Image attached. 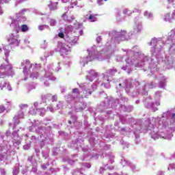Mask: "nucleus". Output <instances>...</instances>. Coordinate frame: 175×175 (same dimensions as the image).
<instances>
[{
  "label": "nucleus",
  "instance_id": "nucleus-37",
  "mask_svg": "<svg viewBox=\"0 0 175 175\" xmlns=\"http://www.w3.org/2000/svg\"><path fill=\"white\" fill-rule=\"evenodd\" d=\"M83 165L88 169H90V167H91V164H90L89 163H83Z\"/></svg>",
  "mask_w": 175,
  "mask_h": 175
},
{
  "label": "nucleus",
  "instance_id": "nucleus-47",
  "mask_svg": "<svg viewBox=\"0 0 175 175\" xmlns=\"http://www.w3.org/2000/svg\"><path fill=\"white\" fill-rule=\"evenodd\" d=\"M157 175H165V173H163V172H162V171H159V172L157 173Z\"/></svg>",
  "mask_w": 175,
  "mask_h": 175
},
{
  "label": "nucleus",
  "instance_id": "nucleus-40",
  "mask_svg": "<svg viewBox=\"0 0 175 175\" xmlns=\"http://www.w3.org/2000/svg\"><path fill=\"white\" fill-rule=\"evenodd\" d=\"M42 157H44L45 159H47V158H49V153L44 154V152H42Z\"/></svg>",
  "mask_w": 175,
  "mask_h": 175
},
{
  "label": "nucleus",
  "instance_id": "nucleus-4",
  "mask_svg": "<svg viewBox=\"0 0 175 175\" xmlns=\"http://www.w3.org/2000/svg\"><path fill=\"white\" fill-rule=\"evenodd\" d=\"M18 35L11 33L8 38V42L11 47H18L20 41L18 40Z\"/></svg>",
  "mask_w": 175,
  "mask_h": 175
},
{
  "label": "nucleus",
  "instance_id": "nucleus-51",
  "mask_svg": "<svg viewBox=\"0 0 175 175\" xmlns=\"http://www.w3.org/2000/svg\"><path fill=\"white\" fill-rule=\"evenodd\" d=\"M107 169H109V170H113V169H114V167H113V166L107 167Z\"/></svg>",
  "mask_w": 175,
  "mask_h": 175
},
{
  "label": "nucleus",
  "instance_id": "nucleus-41",
  "mask_svg": "<svg viewBox=\"0 0 175 175\" xmlns=\"http://www.w3.org/2000/svg\"><path fill=\"white\" fill-rule=\"evenodd\" d=\"M152 152H154V150L152 149H150L148 151V155H152Z\"/></svg>",
  "mask_w": 175,
  "mask_h": 175
},
{
  "label": "nucleus",
  "instance_id": "nucleus-7",
  "mask_svg": "<svg viewBox=\"0 0 175 175\" xmlns=\"http://www.w3.org/2000/svg\"><path fill=\"white\" fill-rule=\"evenodd\" d=\"M20 118H24V112L23 110L19 111L14 117V126L13 130L16 129V126L20 124Z\"/></svg>",
  "mask_w": 175,
  "mask_h": 175
},
{
  "label": "nucleus",
  "instance_id": "nucleus-42",
  "mask_svg": "<svg viewBox=\"0 0 175 175\" xmlns=\"http://www.w3.org/2000/svg\"><path fill=\"white\" fill-rule=\"evenodd\" d=\"M33 106H34V107L36 108V107H38V106H39V103H38V102H35L34 103H33Z\"/></svg>",
  "mask_w": 175,
  "mask_h": 175
},
{
  "label": "nucleus",
  "instance_id": "nucleus-31",
  "mask_svg": "<svg viewBox=\"0 0 175 175\" xmlns=\"http://www.w3.org/2000/svg\"><path fill=\"white\" fill-rule=\"evenodd\" d=\"M57 99H58V96L57 95L51 96V100L52 102H57Z\"/></svg>",
  "mask_w": 175,
  "mask_h": 175
},
{
  "label": "nucleus",
  "instance_id": "nucleus-27",
  "mask_svg": "<svg viewBox=\"0 0 175 175\" xmlns=\"http://www.w3.org/2000/svg\"><path fill=\"white\" fill-rule=\"evenodd\" d=\"M70 49V46L66 48V46H62L61 50L63 53H69V50Z\"/></svg>",
  "mask_w": 175,
  "mask_h": 175
},
{
  "label": "nucleus",
  "instance_id": "nucleus-52",
  "mask_svg": "<svg viewBox=\"0 0 175 175\" xmlns=\"http://www.w3.org/2000/svg\"><path fill=\"white\" fill-rule=\"evenodd\" d=\"M37 170H36V167H33L31 169V172H33L34 173L36 172Z\"/></svg>",
  "mask_w": 175,
  "mask_h": 175
},
{
  "label": "nucleus",
  "instance_id": "nucleus-15",
  "mask_svg": "<svg viewBox=\"0 0 175 175\" xmlns=\"http://www.w3.org/2000/svg\"><path fill=\"white\" fill-rule=\"evenodd\" d=\"M66 43H69L70 44H71V46H73L74 44H76V43H77V38L75 36H68L66 38Z\"/></svg>",
  "mask_w": 175,
  "mask_h": 175
},
{
  "label": "nucleus",
  "instance_id": "nucleus-50",
  "mask_svg": "<svg viewBox=\"0 0 175 175\" xmlns=\"http://www.w3.org/2000/svg\"><path fill=\"white\" fill-rule=\"evenodd\" d=\"M110 147H111V146H110V145H106V146H105V150H107V148H110Z\"/></svg>",
  "mask_w": 175,
  "mask_h": 175
},
{
  "label": "nucleus",
  "instance_id": "nucleus-54",
  "mask_svg": "<svg viewBox=\"0 0 175 175\" xmlns=\"http://www.w3.org/2000/svg\"><path fill=\"white\" fill-rule=\"evenodd\" d=\"M124 14H126L128 13V10H124L123 11Z\"/></svg>",
  "mask_w": 175,
  "mask_h": 175
},
{
  "label": "nucleus",
  "instance_id": "nucleus-21",
  "mask_svg": "<svg viewBox=\"0 0 175 175\" xmlns=\"http://www.w3.org/2000/svg\"><path fill=\"white\" fill-rule=\"evenodd\" d=\"M20 173V168L18 166H16L13 168L12 174L13 175H17Z\"/></svg>",
  "mask_w": 175,
  "mask_h": 175
},
{
  "label": "nucleus",
  "instance_id": "nucleus-30",
  "mask_svg": "<svg viewBox=\"0 0 175 175\" xmlns=\"http://www.w3.org/2000/svg\"><path fill=\"white\" fill-rule=\"evenodd\" d=\"M1 87H3V88H9V87H10L9 83H6V82L3 81V82L1 83Z\"/></svg>",
  "mask_w": 175,
  "mask_h": 175
},
{
  "label": "nucleus",
  "instance_id": "nucleus-48",
  "mask_svg": "<svg viewBox=\"0 0 175 175\" xmlns=\"http://www.w3.org/2000/svg\"><path fill=\"white\" fill-rule=\"evenodd\" d=\"M105 170V168L103 167H100L99 170L100 173L102 174V173H103V171Z\"/></svg>",
  "mask_w": 175,
  "mask_h": 175
},
{
  "label": "nucleus",
  "instance_id": "nucleus-17",
  "mask_svg": "<svg viewBox=\"0 0 175 175\" xmlns=\"http://www.w3.org/2000/svg\"><path fill=\"white\" fill-rule=\"evenodd\" d=\"M48 6L51 10H56V9H58V2L51 1H49Z\"/></svg>",
  "mask_w": 175,
  "mask_h": 175
},
{
  "label": "nucleus",
  "instance_id": "nucleus-11",
  "mask_svg": "<svg viewBox=\"0 0 175 175\" xmlns=\"http://www.w3.org/2000/svg\"><path fill=\"white\" fill-rule=\"evenodd\" d=\"M108 161V163H103V165L107 167V165L111 164L114 162V156L113 154H107L105 159H104V162Z\"/></svg>",
  "mask_w": 175,
  "mask_h": 175
},
{
  "label": "nucleus",
  "instance_id": "nucleus-39",
  "mask_svg": "<svg viewBox=\"0 0 175 175\" xmlns=\"http://www.w3.org/2000/svg\"><path fill=\"white\" fill-rule=\"evenodd\" d=\"M58 36L59 38H61V39H64V38H65V34H64V33H59Z\"/></svg>",
  "mask_w": 175,
  "mask_h": 175
},
{
  "label": "nucleus",
  "instance_id": "nucleus-46",
  "mask_svg": "<svg viewBox=\"0 0 175 175\" xmlns=\"http://www.w3.org/2000/svg\"><path fill=\"white\" fill-rule=\"evenodd\" d=\"M1 174H5V169H1L0 170Z\"/></svg>",
  "mask_w": 175,
  "mask_h": 175
},
{
  "label": "nucleus",
  "instance_id": "nucleus-58",
  "mask_svg": "<svg viewBox=\"0 0 175 175\" xmlns=\"http://www.w3.org/2000/svg\"><path fill=\"white\" fill-rule=\"evenodd\" d=\"M35 151L37 154H39V152H40V151L38 149H35Z\"/></svg>",
  "mask_w": 175,
  "mask_h": 175
},
{
  "label": "nucleus",
  "instance_id": "nucleus-22",
  "mask_svg": "<svg viewBox=\"0 0 175 175\" xmlns=\"http://www.w3.org/2000/svg\"><path fill=\"white\" fill-rule=\"evenodd\" d=\"M96 16H98V14L90 15L88 17V20H90L92 23H95V21H96Z\"/></svg>",
  "mask_w": 175,
  "mask_h": 175
},
{
  "label": "nucleus",
  "instance_id": "nucleus-55",
  "mask_svg": "<svg viewBox=\"0 0 175 175\" xmlns=\"http://www.w3.org/2000/svg\"><path fill=\"white\" fill-rule=\"evenodd\" d=\"M120 123H118V122H116L115 123H114V126H118V124H119Z\"/></svg>",
  "mask_w": 175,
  "mask_h": 175
},
{
  "label": "nucleus",
  "instance_id": "nucleus-23",
  "mask_svg": "<svg viewBox=\"0 0 175 175\" xmlns=\"http://www.w3.org/2000/svg\"><path fill=\"white\" fill-rule=\"evenodd\" d=\"M164 20L165 21H170L171 20H173L172 17L170 18V13H167L164 16Z\"/></svg>",
  "mask_w": 175,
  "mask_h": 175
},
{
  "label": "nucleus",
  "instance_id": "nucleus-38",
  "mask_svg": "<svg viewBox=\"0 0 175 175\" xmlns=\"http://www.w3.org/2000/svg\"><path fill=\"white\" fill-rule=\"evenodd\" d=\"M44 28H46V25H39L38 26L39 31H43V30H44Z\"/></svg>",
  "mask_w": 175,
  "mask_h": 175
},
{
  "label": "nucleus",
  "instance_id": "nucleus-1",
  "mask_svg": "<svg viewBox=\"0 0 175 175\" xmlns=\"http://www.w3.org/2000/svg\"><path fill=\"white\" fill-rule=\"evenodd\" d=\"M134 133L135 139H139L140 136L136 135L140 132L150 133L152 139L157 140L159 137L170 140L172 137V131L175 127V108L170 111H167L162 114L161 118H151L146 120L142 126L134 124Z\"/></svg>",
  "mask_w": 175,
  "mask_h": 175
},
{
  "label": "nucleus",
  "instance_id": "nucleus-44",
  "mask_svg": "<svg viewBox=\"0 0 175 175\" xmlns=\"http://www.w3.org/2000/svg\"><path fill=\"white\" fill-rule=\"evenodd\" d=\"M32 159H33V157H29L27 159V161H29V162H31V163H32Z\"/></svg>",
  "mask_w": 175,
  "mask_h": 175
},
{
  "label": "nucleus",
  "instance_id": "nucleus-49",
  "mask_svg": "<svg viewBox=\"0 0 175 175\" xmlns=\"http://www.w3.org/2000/svg\"><path fill=\"white\" fill-rule=\"evenodd\" d=\"M47 110H49V111H51V112L54 111V109H53L52 107H48Z\"/></svg>",
  "mask_w": 175,
  "mask_h": 175
},
{
  "label": "nucleus",
  "instance_id": "nucleus-5",
  "mask_svg": "<svg viewBox=\"0 0 175 175\" xmlns=\"http://www.w3.org/2000/svg\"><path fill=\"white\" fill-rule=\"evenodd\" d=\"M126 102H128V98L125 97H121L120 99H116L115 101H113V99H111L109 100V105H111V106H109L108 107H116V105H118L119 107L120 105L125 106Z\"/></svg>",
  "mask_w": 175,
  "mask_h": 175
},
{
  "label": "nucleus",
  "instance_id": "nucleus-61",
  "mask_svg": "<svg viewBox=\"0 0 175 175\" xmlns=\"http://www.w3.org/2000/svg\"><path fill=\"white\" fill-rule=\"evenodd\" d=\"M62 2H64V3H66V2H68V1H69V0H62Z\"/></svg>",
  "mask_w": 175,
  "mask_h": 175
},
{
  "label": "nucleus",
  "instance_id": "nucleus-26",
  "mask_svg": "<svg viewBox=\"0 0 175 175\" xmlns=\"http://www.w3.org/2000/svg\"><path fill=\"white\" fill-rule=\"evenodd\" d=\"M19 107L21 110H25V109H28L27 104H21L19 105Z\"/></svg>",
  "mask_w": 175,
  "mask_h": 175
},
{
  "label": "nucleus",
  "instance_id": "nucleus-32",
  "mask_svg": "<svg viewBox=\"0 0 175 175\" xmlns=\"http://www.w3.org/2000/svg\"><path fill=\"white\" fill-rule=\"evenodd\" d=\"M47 166H50V163H46V164H42L41 167L43 169V170H46L47 169Z\"/></svg>",
  "mask_w": 175,
  "mask_h": 175
},
{
  "label": "nucleus",
  "instance_id": "nucleus-59",
  "mask_svg": "<svg viewBox=\"0 0 175 175\" xmlns=\"http://www.w3.org/2000/svg\"><path fill=\"white\" fill-rule=\"evenodd\" d=\"M135 103H136V105H139V103H140V100H137L135 101Z\"/></svg>",
  "mask_w": 175,
  "mask_h": 175
},
{
  "label": "nucleus",
  "instance_id": "nucleus-57",
  "mask_svg": "<svg viewBox=\"0 0 175 175\" xmlns=\"http://www.w3.org/2000/svg\"><path fill=\"white\" fill-rule=\"evenodd\" d=\"M5 57H8L9 56V52H5Z\"/></svg>",
  "mask_w": 175,
  "mask_h": 175
},
{
  "label": "nucleus",
  "instance_id": "nucleus-64",
  "mask_svg": "<svg viewBox=\"0 0 175 175\" xmlns=\"http://www.w3.org/2000/svg\"><path fill=\"white\" fill-rule=\"evenodd\" d=\"M2 54V48L0 47V55Z\"/></svg>",
  "mask_w": 175,
  "mask_h": 175
},
{
  "label": "nucleus",
  "instance_id": "nucleus-60",
  "mask_svg": "<svg viewBox=\"0 0 175 175\" xmlns=\"http://www.w3.org/2000/svg\"><path fill=\"white\" fill-rule=\"evenodd\" d=\"M82 150L84 152H85V151H88V150L87 148H83Z\"/></svg>",
  "mask_w": 175,
  "mask_h": 175
},
{
  "label": "nucleus",
  "instance_id": "nucleus-20",
  "mask_svg": "<svg viewBox=\"0 0 175 175\" xmlns=\"http://www.w3.org/2000/svg\"><path fill=\"white\" fill-rule=\"evenodd\" d=\"M21 32H28L29 31V27L27 25H22L21 26Z\"/></svg>",
  "mask_w": 175,
  "mask_h": 175
},
{
  "label": "nucleus",
  "instance_id": "nucleus-8",
  "mask_svg": "<svg viewBox=\"0 0 175 175\" xmlns=\"http://www.w3.org/2000/svg\"><path fill=\"white\" fill-rule=\"evenodd\" d=\"M152 100V98H151V97H147L146 99H145V107L147 108V109H152V110L153 111H157V110H158V108L154 107V103L153 102H151V100Z\"/></svg>",
  "mask_w": 175,
  "mask_h": 175
},
{
  "label": "nucleus",
  "instance_id": "nucleus-16",
  "mask_svg": "<svg viewBox=\"0 0 175 175\" xmlns=\"http://www.w3.org/2000/svg\"><path fill=\"white\" fill-rule=\"evenodd\" d=\"M12 139L14 141V143H16V144H20L21 142L20 141V137H18V134L17 133V131H14L12 133Z\"/></svg>",
  "mask_w": 175,
  "mask_h": 175
},
{
  "label": "nucleus",
  "instance_id": "nucleus-2",
  "mask_svg": "<svg viewBox=\"0 0 175 175\" xmlns=\"http://www.w3.org/2000/svg\"><path fill=\"white\" fill-rule=\"evenodd\" d=\"M72 94V96L70 95L68 96L67 102L71 105H75L76 111H83V110H84V109H85L87 107V105L85 103L83 102V96L79 97V95H80L79 89H73Z\"/></svg>",
  "mask_w": 175,
  "mask_h": 175
},
{
  "label": "nucleus",
  "instance_id": "nucleus-28",
  "mask_svg": "<svg viewBox=\"0 0 175 175\" xmlns=\"http://www.w3.org/2000/svg\"><path fill=\"white\" fill-rule=\"evenodd\" d=\"M30 143H36L38 142V138L35 135H33L31 138Z\"/></svg>",
  "mask_w": 175,
  "mask_h": 175
},
{
  "label": "nucleus",
  "instance_id": "nucleus-45",
  "mask_svg": "<svg viewBox=\"0 0 175 175\" xmlns=\"http://www.w3.org/2000/svg\"><path fill=\"white\" fill-rule=\"evenodd\" d=\"M172 20H175V10L172 12Z\"/></svg>",
  "mask_w": 175,
  "mask_h": 175
},
{
  "label": "nucleus",
  "instance_id": "nucleus-36",
  "mask_svg": "<svg viewBox=\"0 0 175 175\" xmlns=\"http://www.w3.org/2000/svg\"><path fill=\"white\" fill-rule=\"evenodd\" d=\"M31 148V143L27 144V145L23 146L24 150H29Z\"/></svg>",
  "mask_w": 175,
  "mask_h": 175
},
{
  "label": "nucleus",
  "instance_id": "nucleus-6",
  "mask_svg": "<svg viewBox=\"0 0 175 175\" xmlns=\"http://www.w3.org/2000/svg\"><path fill=\"white\" fill-rule=\"evenodd\" d=\"M1 139L4 144L2 145V144H1L0 146V152H3V154H0V161H3L5 159V157H6V151H8V149H6V144L8 142L5 141V136L3 135L1 136Z\"/></svg>",
  "mask_w": 175,
  "mask_h": 175
},
{
  "label": "nucleus",
  "instance_id": "nucleus-53",
  "mask_svg": "<svg viewBox=\"0 0 175 175\" xmlns=\"http://www.w3.org/2000/svg\"><path fill=\"white\" fill-rule=\"evenodd\" d=\"M75 174H81V171H77L76 172H75Z\"/></svg>",
  "mask_w": 175,
  "mask_h": 175
},
{
  "label": "nucleus",
  "instance_id": "nucleus-10",
  "mask_svg": "<svg viewBox=\"0 0 175 175\" xmlns=\"http://www.w3.org/2000/svg\"><path fill=\"white\" fill-rule=\"evenodd\" d=\"M29 112L31 114H36L37 113H40V116L43 117L44 114H46V109L44 108H36V111H35V109L31 107Z\"/></svg>",
  "mask_w": 175,
  "mask_h": 175
},
{
  "label": "nucleus",
  "instance_id": "nucleus-34",
  "mask_svg": "<svg viewBox=\"0 0 175 175\" xmlns=\"http://www.w3.org/2000/svg\"><path fill=\"white\" fill-rule=\"evenodd\" d=\"M6 108L3 105H0V113H4Z\"/></svg>",
  "mask_w": 175,
  "mask_h": 175
},
{
  "label": "nucleus",
  "instance_id": "nucleus-43",
  "mask_svg": "<svg viewBox=\"0 0 175 175\" xmlns=\"http://www.w3.org/2000/svg\"><path fill=\"white\" fill-rule=\"evenodd\" d=\"M90 73L93 75V76H96V72H95V70H91Z\"/></svg>",
  "mask_w": 175,
  "mask_h": 175
},
{
  "label": "nucleus",
  "instance_id": "nucleus-12",
  "mask_svg": "<svg viewBox=\"0 0 175 175\" xmlns=\"http://www.w3.org/2000/svg\"><path fill=\"white\" fill-rule=\"evenodd\" d=\"M120 109L122 111H127L128 113H131V111H133V106L132 105H129L128 107H126L122 104H120Z\"/></svg>",
  "mask_w": 175,
  "mask_h": 175
},
{
  "label": "nucleus",
  "instance_id": "nucleus-33",
  "mask_svg": "<svg viewBox=\"0 0 175 175\" xmlns=\"http://www.w3.org/2000/svg\"><path fill=\"white\" fill-rule=\"evenodd\" d=\"M120 131H122V132H132V131H133L132 129H125V128H122L120 129Z\"/></svg>",
  "mask_w": 175,
  "mask_h": 175
},
{
  "label": "nucleus",
  "instance_id": "nucleus-19",
  "mask_svg": "<svg viewBox=\"0 0 175 175\" xmlns=\"http://www.w3.org/2000/svg\"><path fill=\"white\" fill-rule=\"evenodd\" d=\"M51 95L46 94V96H42V100L44 103H47V101L51 100Z\"/></svg>",
  "mask_w": 175,
  "mask_h": 175
},
{
  "label": "nucleus",
  "instance_id": "nucleus-18",
  "mask_svg": "<svg viewBox=\"0 0 175 175\" xmlns=\"http://www.w3.org/2000/svg\"><path fill=\"white\" fill-rule=\"evenodd\" d=\"M120 120L122 122V124H131V122H132L133 121H134L133 118H129L126 119V118L124 117V116H120Z\"/></svg>",
  "mask_w": 175,
  "mask_h": 175
},
{
  "label": "nucleus",
  "instance_id": "nucleus-56",
  "mask_svg": "<svg viewBox=\"0 0 175 175\" xmlns=\"http://www.w3.org/2000/svg\"><path fill=\"white\" fill-rule=\"evenodd\" d=\"M12 105V103L10 101H7V105L10 106Z\"/></svg>",
  "mask_w": 175,
  "mask_h": 175
},
{
  "label": "nucleus",
  "instance_id": "nucleus-3",
  "mask_svg": "<svg viewBox=\"0 0 175 175\" xmlns=\"http://www.w3.org/2000/svg\"><path fill=\"white\" fill-rule=\"evenodd\" d=\"M39 122L38 120L35 122L34 124H32V126H30L29 127V132H36L40 135V137L42 140H47L49 139V135H50V131H51V126L44 127V126H40L38 127V129H36V126H39Z\"/></svg>",
  "mask_w": 175,
  "mask_h": 175
},
{
  "label": "nucleus",
  "instance_id": "nucleus-63",
  "mask_svg": "<svg viewBox=\"0 0 175 175\" xmlns=\"http://www.w3.org/2000/svg\"><path fill=\"white\" fill-rule=\"evenodd\" d=\"M22 173L23 174H25V173H27V170L23 171Z\"/></svg>",
  "mask_w": 175,
  "mask_h": 175
},
{
  "label": "nucleus",
  "instance_id": "nucleus-29",
  "mask_svg": "<svg viewBox=\"0 0 175 175\" xmlns=\"http://www.w3.org/2000/svg\"><path fill=\"white\" fill-rule=\"evenodd\" d=\"M62 105H63L62 102L59 101L57 105L56 108H55V110H59V109H61V107H62Z\"/></svg>",
  "mask_w": 175,
  "mask_h": 175
},
{
  "label": "nucleus",
  "instance_id": "nucleus-13",
  "mask_svg": "<svg viewBox=\"0 0 175 175\" xmlns=\"http://www.w3.org/2000/svg\"><path fill=\"white\" fill-rule=\"evenodd\" d=\"M162 96V94L161 93V92L157 91L155 92L154 94V100H155V105H157V106H160L161 105V103L159 102V100H161V97Z\"/></svg>",
  "mask_w": 175,
  "mask_h": 175
},
{
  "label": "nucleus",
  "instance_id": "nucleus-62",
  "mask_svg": "<svg viewBox=\"0 0 175 175\" xmlns=\"http://www.w3.org/2000/svg\"><path fill=\"white\" fill-rule=\"evenodd\" d=\"M6 135H7V136H9V135H10V131H7Z\"/></svg>",
  "mask_w": 175,
  "mask_h": 175
},
{
  "label": "nucleus",
  "instance_id": "nucleus-14",
  "mask_svg": "<svg viewBox=\"0 0 175 175\" xmlns=\"http://www.w3.org/2000/svg\"><path fill=\"white\" fill-rule=\"evenodd\" d=\"M120 163L121 165H122V166H130V167H131L133 170H135V169H136V165L132 164V163L128 161L126 159H122Z\"/></svg>",
  "mask_w": 175,
  "mask_h": 175
},
{
  "label": "nucleus",
  "instance_id": "nucleus-25",
  "mask_svg": "<svg viewBox=\"0 0 175 175\" xmlns=\"http://www.w3.org/2000/svg\"><path fill=\"white\" fill-rule=\"evenodd\" d=\"M71 120H68V124H75L77 120V118L75 116H71Z\"/></svg>",
  "mask_w": 175,
  "mask_h": 175
},
{
  "label": "nucleus",
  "instance_id": "nucleus-35",
  "mask_svg": "<svg viewBox=\"0 0 175 175\" xmlns=\"http://www.w3.org/2000/svg\"><path fill=\"white\" fill-rule=\"evenodd\" d=\"M144 16H145V17H147L148 18H150V17H151L152 16V14H151V13H150L148 12H144Z\"/></svg>",
  "mask_w": 175,
  "mask_h": 175
},
{
  "label": "nucleus",
  "instance_id": "nucleus-9",
  "mask_svg": "<svg viewBox=\"0 0 175 175\" xmlns=\"http://www.w3.org/2000/svg\"><path fill=\"white\" fill-rule=\"evenodd\" d=\"M0 70H5V72H11L13 73V67L11 65H6V66H1ZM0 77L3 79V77H6V74L3 73L0 75Z\"/></svg>",
  "mask_w": 175,
  "mask_h": 175
},
{
  "label": "nucleus",
  "instance_id": "nucleus-24",
  "mask_svg": "<svg viewBox=\"0 0 175 175\" xmlns=\"http://www.w3.org/2000/svg\"><path fill=\"white\" fill-rule=\"evenodd\" d=\"M139 92L142 95H148V92L144 88L139 89Z\"/></svg>",
  "mask_w": 175,
  "mask_h": 175
}]
</instances>
